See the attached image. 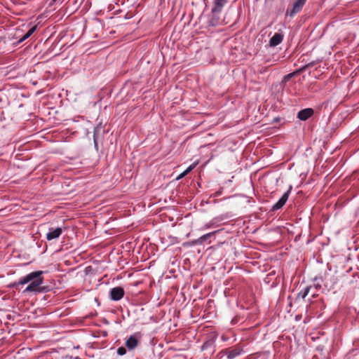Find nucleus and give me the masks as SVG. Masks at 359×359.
I'll return each instance as SVG.
<instances>
[{
  "mask_svg": "<svg viewBox=\"0 0 359 359\" xmlns=\"http://www.w3.org/2000/svg\"><path fill=\"white\" fill-rule=\"evenodd\" d=\"M294 72L293 73H290V74H288L287 75H285L284 77H283V82H287V81H289L292 77L294 76Z\"/></svg>",
  "mask_w": 359,
  "mask_h": 359,
  "instance_id": "obj_16",
  "label": "nucleus"
},
{
  "mask_svg": "<svg viewBox=\"0 0 359 359\" xmlns=\"http://www.w3.org/2000/svg\"><path fill=\"white\" fill-rule=\"evenodd\" d=\"M54 1H55L56 0H53Z\"/></svg>",
  "mask_w": 359,
  "mask_h": 359,
  "instance_id": "obj_23",
  "label": "nucleus"
},
{
  "mask_svg": "<svg viewBox=\"0 0 359 359\" xmlns=\"http://www.w3.org/2000/svg\"><path fill=\"white\" fill-rule=\"evenodd\" d=\"M229 0H215L214 6L212 8V13H220L223 6L227 3Z\"/></svg>",
  "mask_w": 359,
  "mask_h": 359,
  "instance_id": "obj_8",
  "label": "nucleus"
},
{
  "mask_svg": "<svg viewBox=\"0 0 359 359\" xmlns=\"http://www.w3.org/2000/svg\"><path fill=\"white\" fill-rule=\"evenodd\" d=\"M243 352V348L239 346H235L232 349L225 348L220 351V354L226 355L228 359H233L241 355Z\"/></svg>",
  "mask_w": 359,
  "mask_h": 359,
  "instance_id": "obj_2",
  "label": "nucleus"
},
{
  "mask_svg": "<svg viewBox=\"0 0 359 359\" xmlns=\"http://www.w3.org/2000/svg\"><path fill=\"white\" fill-rule=\"evenodd\" d=\"M221 194H222V191H219L215 192V196H219Z\"/></svg>",
  "mask_w": 359,
  "mask_h": 359,
  "instance_id": "obj_20",
  "label": "nucleus"
},
{
  "mask_svg": "<svg viewBox=\"0 0 359 359\" xmlns=\"http://www.w3.org/2000/svg\"><path fill=\"white\" fill-rule=\"evenodd\" d=\"M138 344V339L135 334L131 335L126 341V346L128 349H134Z\"/></svg>",
  "mask_w": 359,
  "mask_h": 359,
  "instance_id": "obj_11",
  "label": "nucleus"
},
{
  "mask_svg": "<svg viewBox=\"0 0 359 359\" xmlns=\"http://www.w3.org/2000/svg\"><path fill=\"white\" fill-rule=\"evenodd\" d=\"M62 233V229L60 227L56 229L50 228L48 232L46 233V239L51 241L59 238Z\"/></svg>",
  "mask_w": 359,
  "mask_h": 359,
  "instance_id": "obj_6",
  "label": "nucleus"
},
{
  "mask_svg": "<svg viewBox=\"0 0 359 359\" xmlns=\"http://www.w3.org/2000/svg\"><path fill=\"white\" fill-rule=\"evenodd\" d=\"M36 26H33L32 27H31L27 32V33L25 35H23V36L20 39L19 42H22L23 41L26 40L29 36H31L32 34L36 31Z\"/></svg>",
  "mask_w": 359,
  "mask_h": 359,
  "instance_id": "obj_13",
  "label": "nucleus"
},
{
  "mask_svg": "<svg viewBox=\"0 0 359 359\" xmlns=\"http://www.w3.org/2000/svg\"><path fill=\"white\" fill-rule=\"evenodd\" d=\"M214 226H215V219H212L210 222L205 224L204 226H203V229H208Z\"/></svg>",
  "mask_w": 359,
  "mask_h": 359,
  "instance_id": "obj_15",
  "label": "nucleus"
},
{
  "mask_svg": "<svg viewBox=\"0 0 359 359\" xmlns=\"http://www.w3.org/2000/svg\"><path fill=\"white\" fill-rule=\"evenodd\" d=\"M43 273V271H32L20 278L15 285H23L28 284L27 287L25 289L24 292H42L43 290L41 285L43 283V278L42 276Z\"/></svg>",
  "mask_w": 359,
  "mask_h": 359,
  "instance_id": "obj_1",
  "label": "nucleus"
},
{
  "mask_svg": "<svg viewBox=\"0 0 359 359\" xmlns=\"http://www.w3.org/2000/svg\"><path fill=\"white\" fill-rule=\"evenodd\" d=\"M292 189V186H290L288 190L286 192H285L283 194V195L281 196V198L278 201V202L276 203L272 206L271 210L273 211H276V210H280V208H282L285 205V204L286 203V202L288 200V198H289V196L290 194Z\"/></svg>",
  "mask_w": 359,
  "mask_h": 359,
  "instance_id": "obj_3",
  "label": "nucleus"
},
{
  "mask_svg": "<svg viewBox=\"0 0 359 359\" xmlns=\"http://www.w3.org/2000/svg\"><path fill=\"white\" fill-rule=\"evenodd\" d=\"M314 114V110L311 108H306L300 110L297 114V118L301 121H306Z\"/></svg>",
  "mask_w": 359,
  "mask_h": 359,
  "instance_id": "obj_7",
  "label": "nucleus"
},
{
  "mask_svg": "<svg viewBox=\"0 0 359 359\" xmlns=\"http://www.w3.org/2000/svg\"><path fill=\"white\" fill-rule=\"evenodd\" d=\"M309 290L310 287H306L304 290L299 292L298 297H301L302 299H304L308 295Z\"/></svg>",
  "mask_w": 359,
  "mask_h": 359,
  "instance_id": "obj_14",
  "label": "nucleus"
},
{
  "mask_svg": "<svg viewBox=\"0 0 359 359\" xmlns=\"http://www.w3.org/2000/svg\"><path fill=\"white\" fill-rule=\"evenodd\" d=\"M93 137H94V140L95 141V133H94Z\"/></svg>",
  "mask_w": 359,
  "mask_h": 359,
  "instance_id": "obj_22",
  "label": "nucleus"
},
{
  "mask_svg": "<svg viewBox=\"0 0 359 359\" xmlns=\"http://www.w3.org/2000/svg\"><path fill=\"white\" fill-rule=\"evenodd\" d=\"M206 344H207V342L204 343L203 346H202V348L204 349L205 347L206 346Z\"/></svg>",
  "mask_w": 359,
  "mask_h": 359,
  "instance_id": "obj_21",
  "label": "nucleus"
},
{
  "mask_svg": "<svg viewBox=\"0 0 359 359\" xmlns=\"http://www.w3.org/2000/svg\"><path fill=\"white\" fill-rule=\"evenodd\" d=\"M196 164L197 163H194L191 165H190L183 172H182L180 175H179V176L177 177V180H180V179L183 178L184 177H185L193 169L195 168V167L196 166Z\"/></svg>",
  "mask_w": 359,
  "mask_h": 359,
  "instance_id": "obj_12",
  "label": "nucleus"
},
{
  "mask_svg": "<svg viewBox=\"0 0 359 359\" xmlns=\"http://www.w3.org/2000/svg\"><path fill=\"white\" fill-rule=\"evenodd\" d=\"M126 353V350L124 347H119L117 349V353L119 355H125Z\"/></svg>",
  "mask_w": 359,
  "mask_h": 359,
  "instance_id": "obj_17",
  "label": "nucleus"
},
{
  "mask_svg": "<svg viewBox=\"0 0 359 359\" xmlns=\"http://www.w3.org/2000/svg\"><path fill=\"white\" fill-rule=\"evenodd\" d=\"M306 0H295L293 3L292 8L287 11V15L293 17L295 14L300 12L306 4Z\"/></svg>",
  "mask_w": 359,
  "mask_h": 359,
  "instance_id": "obj_4",
  "label": "nucleus"
},
{
  "mask_svg": "<svg viewBox=\"0 0 359 359\" xmlns=\"http://www.w3.org/2000/svg\"><path fill=\"white\" fill-rule=\"evenodd\" d=\"M220 231H221L220 229L208 233L204 234V235L201 236V237H199V239L201 241V244L203 245L205 242H207L208 244L211 243V242H212L210 240L211 238L215 236V235L216 233H219Z\"/></svg>",
  "mask_w": 359,
  "mask_h": 359,
  "instance_id": "obj_10",
  "label": "nucleus"
},
{
  "mask_svg": "<svg viewBox=\"0 0 359 359\" xmlns=\"http://www.w3.org/2000/svg\"><path fill=\"white\" fill-rule=\"evenodd\" d=\"M125 294V291L121 287H115L110 290V298L114 301H119Z\"/></svg>",
  "mask_w": 359,
  "mask_h": 359,
  "instance_id": "obj_5",
  "label": "nucleus"
},
{
  "mask_svg": "<svg viewBox=\"0 0 359 359\" xmlns=\"http://www.w3.org/2000/svg\"><path fill=\"white\" fill-rule=\"evenodd\" d=\"M191 245H201V241H200L199 238H197V239H195V240L192 241L191 242Z\"/></svg>",
  "mask_w": 359,
  "mask_h": 359,
  "instance_id": "obj_18",
  "label": "nucleus"
},
{
  "mask_svg": "<svg viewBox=\"0 0 359 359\" xmlns=\"http://www.w3.org/2000/svg\"><path fill=\"white\" fill-rule=\"evenodd\" d=\"M314 65H315V62H310V63H308V64L304 67V68H306V67H313Z\"/></svg>",
  "mask_w": 359,
  "mask_h": 359,
  "instance_id": "obj_19",
  "label": "nucleus"
},
{
  "mask_svg": "<svg viewBox=\"0 0 359 359\" xmlns=\"http://www.w3.org/2000/svg\"><path fill=\"white\" fill-rule=\"evenodd\" d=\"M283 39V35L280 33H275L269 41V45L271 47H275L279 45Z\"/></svg>",
  "mask_w": 359,
  "mask_h": 359,
  "instance_id": "obj_9",
  "label": "nucleus"
}]
</instances>
